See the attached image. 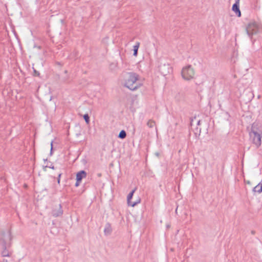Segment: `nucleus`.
Masks as SVG:
<instances>
[{
	"mask_svg": "<svg viewBox=\"0 0 262 262\" xmlns=\"http://www.w3.org/2000/svg\"><path fill=\"white\" fill-rule=\"evenodd\" d=\"M124 85L132 91L140 88L141 83L139 81V75L135 73H128L125 80Z\"/></svg>",
	"mask_w": 262,
	"mask_h": 262,
	"instance_id": "nucleus-1",
	"label": "nucleus"
},
{
	"mask_svg": "<svg viewBox=\"0 0 262 262\" xmlns=\"http://www.w3.org/2000/svg\"><path fill=\"white\" fill-rule=\"evenodd\" d=\"M2 237H1V240L3 241V250L2 251V256L3 257H9L10 256V253L6 249V242L7 240H10L11 239V235L9 232V231H8L6 234L4 232L2 233Z\"/></svg>",
	"mask_w": 262,
	"mask_h": 262,
	"instance_id": "nucleus-2",
	"label": "nucleus"
},
{
	"mask_svg": "<svg viewBox=\"0 0 262 262\" xmlns=\"http://www.w3.org/2000/svg\"><path fill=\"white\" fill-rule=\"evenodd\" d=\"M181 74L185 80H190L193 78L195 72L191 66H188L183 68Z\"/></svg>",
	"mask_w": 262,
	"mask_h": 262,
	"instance_id": "nucleus-3",
	"label": "nucleus"
},
{
	"mask_svg": "<svg viewBox=\"0 0 262 262\" xmlns=\"http://www.w3.org/2000/svg\"><path fill=\"white\" fill-rule=\"evenodd\" d=\"M250 136L253 144H254L257 147H258L261 145V134L252 130L250 133Z\"/></svg>",
	"mask_w": 262,
	"mask_h": 262,
	"instance_id": "nucleus-4",
	"label": "nucleus"
},
{
	"mask_svg": "<svg viewBox=\"0 0 262 262\" xmlns=\"http://www.w3.org/2000/svg\"><path fill=\"white\" fill-rule=\"evenodd\" d=\"M259 30L258 25L255 22L250 23L246 28V31L249 36L256 34Z\"/></svg>",
	"mask_w": 262,
	"mask_h": 262,
	"instance_id": "nucleus-5",
	"label": "nucleus"
},
{
	"mask_svg": "<svg viewBox=\"0 0 262 262\" xmlns=\"http://www.w3.org/2000/svg\"><path fill=\"white\" fill-rule=\"evenodd\" d=\"M159 71L163 76H166L171 72L172 69L169 64L165 63L159 66Z\"/></svg>",
	"mask_w": 262,
	"mask_h": 262,
	"instance_id": "nucleus-6",
	"label": "nucleus"
},
{
	"mask_svg": "<svg viewBox=\"0 0 262 262\" xmlns=\"http://www.w3.org/2000/svg\"><path fill=\"white\" fill-rule=\"evenodd\" d=\"M52 215L54 217H58L61 216L63 214V211L61 209V206L60 204H58L56 206L52 211Z\"/></svg>",
	"mask_w": 262,
	"mask_h": 262,
	"instance_id": "nucleus-7",
	"label": "nucleus"
},
{
	"mask_svg": "<svg viewBox=\"0 0 262 262\" xmlns=\"http://www.w3.org/2000/svg\"><path fill=\"white\" fill-rule=\"evenodd\" d=\"M136 190V189L133 190L127 196V204L129 206H130L132 207H134L136 205H137L138 203H140V200H138L137 202H132L131 199L133 198L134 193L135 192Z\"/></svg>",
	"mask_w": 262,
	"mask_h": 262,
	"instance_id": "nucleus-8",
	"label": "nucleus"
},
{
	"mask_svg": "<svg viewBox=\"0 0 262 262\" xmlns=\"http://www.w3.org/2000/svg\"><path fill=\"white\" fill-rule=\"evenodd\" d=\"M232 10L238 17L241 16V12L239 10V4L235 3L232 6Z\"/></svg>",
	"mask_w": 262,
	"mask_h": 262,
	"instance_id": "nucleus-9",
	"label": "nucleus"
},
{
	"mask_svg": "<svg viewBox=\"0 0 262 262\" xmlns=\"http://www.w3.org/2000/svg\"><path fill=\"white\" fill-rule=\"evenodd\" d=\"M86 177V172L84 170H81L76 174V180H77V181H81V180Z\"/></svg>",
	"mask_w": 262,
	"mask_h": 262,
	"instance_id": "nucleus-10",
	"label": "nucleus"
},
{
	"mask_svg": "<svg viewBox=\"0 0 262 262\" xmlns=\"http://www.w3.org/2000/svg\"><path fill=\"white\" fill-rule=\"evenodd\" d=\"M112 229L111 225L109 223H107L104 229V233L105 235H109L112 232Z\"/></svg>",
	"mask_w": 262,
	"mask_h": 262,
	"instance_id": "nucleus-11",
	"label": "nucleus"
},
{
	"mask_svg": "<svg viewBox=\"0 0 262 262\" xmlns=\"http://www.w3.org/2000/svg\"><path fill=\"white\" fill-rule=\"evenodd\" d=\"M253 191L254 192L261 193L262 192V183H259L255 186L253 189Z\"/></svg>",
	"mask_w": 262,
	"mask_h": 262,
	"instance_id": "nucleus-12",
	"label": "nucleus"
},
{
	"mask_svg": "<svg viewBox=\"0 0 262 262\" xmlns=\"http://www.w3.org/2000/svg\"><path fill=\"white\" fill-rule=\"evenodd\" d=\"M140 42H137L136 43V45L135 46H134L133 47V49H134V53H133V55L134 56H137V54H138V49L140 47Z\"/></svg>",
	"mask_w": 262,
	"mask_h": 262,
	"instance_id": "nucleus-13",
	"label": "nucleus"
},
{
	"mask_svg": "<svg viewBox=\"0 0 262 262\" xmlns=\"http://www.w3.org/2000/svg\"><path fill=\"white\" fill-rule=\"evenodd\" d=\"M156 125V123L154 121L152 120H149L148 121V122H147V125L149 127V128H152L154 127Z\"/></svg>",
	"mask_w": 262,
	"mask_h": 262,
	"instance_id": "nucleus-14",
	"label": "nucleus"
},
{
	"mask_svg": "<svg viewBox=\"0 0 262 262\" xmlns=\"http://www.w3.org/2000/svg\"><path fill=\"white\" fill-rule=\"evenodd\" d=\"M126 136V132L124 130H122L120 132L118 137L121 139H124L125 138Z\"/></svg>",
	"mask_w": 262,
	"mask_h": 262,
	"instance_id": "nucleus-15",
	"label": "nucleus"
},
{
	"mask_svg": "<svg viewBox=\"0 0 262 262\" xmlns=\"http://www.w3.org/2000/svg\"><path fill=\"white\" fill-rule=\"evenodd\" d=\"M83 118L85 120V122L88 124L90 123V117L88 114H85L83 116Z\"/></svg>",
	"mask_w": 262,
	"mask_h": 262,
	"instance_id": "nucleus-16",
	"label": "nucleus"
},
{
	"mask_svg": "<svg viewBox=\"0 0 262 262\" xmlns=\"http://www.w3.org/2000/svg\"><path fill=\"white\" fill-rule=\"evenodd\" d=\"M53 150V141L51 142V152L50 155H52Z\"/></svg>",
	"mask_w": 262,
	"mask_h": 262,
	"instance_id": "nucleus-17",
	"label": "nucleus"
},
{
	"mask_svg": "<svg viewBox=\"0 0 262 262\" xmlns=\"http://www.w3.org/2000/svg\"><path fill=\"white\" fill-rule=\"evenodd\" d=\"M61 175V173H59L58 176L57 182H58V184L60 183V178Z\"/></svg>",
	"mask_w": 262,
	"mask_h": 262,
	"instance_id": "nucleus-18",
	"label": "nucleus"
},
{
	"mask_svg": "<svg viewBox=\"0 0 262 262\" xmlns=\"http://www.w3.org/2000/svg\"><path fill=\"white\" fill-rule=\"evenodd\" d=\"M80 182H81V181H77V180H76V182L75 183V186L78 187L79 185Z\"/></svg>",
	"mask_w": 262,
	"mask_h": 262,
	"instance_id": "nucleus-19",
	"label": "nucleus"
},
{
	"mask_svg": "<svg viewBox=\"0 0 262 262\" xmlns=\"http://www.w3.org/2000/svg\"><path fill=\"white\" fill-rule=\"evenodd\" d=\"M0 262H8V261L6 258H3V259L0 261Z\"/></svg>",
	"mask_w": 262,
	"mask_h": 262,
	"instance_id": "nucleus-20",
	"label": "nucleus"
},
{
	"mask_svg": "<svg viewBox=\"0 0 262 262\" xmlns=\"http://www.w3.org/2000/svg\"><path fill=\"white\" fill-rule=\"evenodd\" d=\"M34 72L35 75L38 76L39 75V73L38 72H37L35 70H34Z\"/></svg>",
	"mask_w": 262,
	"mask_h": 262,
	"instance_id": "nucleus-21",
	"label": "nucleus"
},
{
	"mask_svg": "<svg viewBox=\"0 0 262 262\" xmlns=\"http://www.w3.org/2000/svg\"><path fill=\"white\" fill-rule=\"evenodd\" d=\"M239 2H240V0H235V3H238V4H239Z\"/></svg>",
	"mask_w": 262,
	"mask_h": 262,
	"instance_id": "nucleus-22",
	"label": "nucleus"
},
{
	"mask_svg": "<svg viewBox=\"0 0 262 262\" xmlns=\"http://www.w3.org/2000/svg\"><path fill=\"white\" fill-rule=\"evenodd\" d=\"M49 167L52 168V169H54V166H50Z\"/></svg>",
	"mask_w": 262,
	"mask_h": 262,
	"instance_id": "nucleus-23",
	"label": "nucleus"
},
{
	"mask_svg": "<svg viewBox=\"0 0 262 262\" xmlns=\"http://www.w3.org/2000/svg\"><path fill=\"white\" fill-rule=\"evenodd\" d=\"M200 120H199V121L198 122V125H200Z\"/></svg>",
	"mask_w": 262,
	"mask_h": 262,
	"instance_id": "nucleus-24",
	"label": "nucleus"
}]
</instances>
